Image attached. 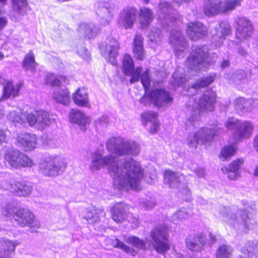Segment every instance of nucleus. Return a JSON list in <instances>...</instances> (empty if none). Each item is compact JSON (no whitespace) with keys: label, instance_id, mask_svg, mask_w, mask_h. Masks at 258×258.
<instances>
[{"label":"nucleus","instance_id":"36","mask_svg":"<svg viewBox=\"0 0 258 258\" xmlns=\"http://www.w3.org/2000/svg\"><path fill=\"white\" fill-rule=\"evenodd\" d=\"M230 83L235 85L241 86L246 84L248 79L245 72L243 70H239L227 77Z\"/></svg>","mask_w":258,"mask_h":258},{"label":"nucleus","instance_id":"37","mask_svg":"<svg viewBox=\"0 0 258 258\" xmlns=\"http://www.w3.org/2000/svg\"><path fill=\"white\" fill-rule=\"evenodd\" d=\"M73 99L77 105L82 107L88 106L89 100L86 89L79 88L74 94Z\"/></svg>","mask_w":258,"mask_h":258},{"label":"nucleus","instance_id":"40","mask_svg":"<svg viewBox=\"0 0 258 258\" xmlns=\"http://www.w3.org/2000/svg\"><path fill=\"white\" fill-rule=\"evenodd\" d=\"M26 112L22 113L21 110L18 108L16 110H10L8 113L7 118L12 122L25 125L27 123V120L23 115Z\"/></svg>","mask_w":258,"mask_h":258},{"label":"nucleus","instance_id":"12","mask_svg":"<svg viewBox=\"0 0 258 258\" xmlns=\"http://www.w3.org/2000/svg\"><path fill=\"white\" fill-rule=\"evenodd\" d=\"M235 38L239 42L248 45V41L253 33L251 22L245 17H240L235 21Z\"/></svg>","mask_w":258,"mask_h":258},{"label":"nucleus","instance_id":"49","mask_svg":"<svg viewBox=\"0 0 258 258\" xmlns=\"http://www.w3.org/2000/svg\"><path fill=\"white\" fill-rule=\"evenodd\" d=\"M112 244L115 247L120 248L126 253H130L132 255H135L137 253L136 250L126 246L123 242L119 240L118 239L115 238L113 239Z\"/></svg>","mask_w":258,"mask_h":258},{"label":"nucleus","instance_id":"51","mask_svg":"<svg viewBox=\"0 0 258 258\" xmlns=\"http://www.w3.org/2000/svg\"><path fill=\"white\" fill-rule=\"evenodd\" d=\"M140 205L141 208L145 210L152 209L156 206V202L154 198L147 197L140 200Z\"/></svg>","mask_w":258,"mask_h":258},{"label":"nucleus","instance_id":"23","mask_svg":"<svg viewBox=\"0 0 258 258\" xmlns=\"http://www.w3.org/2000/svg\"><path fill=\"white\" fill-rule=\"evenodd\" d=\"M19 245L17 241L6 238L0 239V258H12L16 247Z\"/></svg>","mask_w":258,"mask_h":258},{"label":"nucleus","instance_id":"4","mask_svg":"<svg viewBox=\"0 0 258 258\" xmlns=\"http://www.w3.org/2000/svg\"><path fill=\"white\" fill-rule=\"evenodd\" d=\"M215 101V92L211 90L206 91L198 101L192 105V112L188 121L195 125L194 122L199 120L201 114L213 110Z\"/></svg>","mask_w":258,"mask_h":258},{"label":"nucleus","instance_id":"34","mask_svg":"<svg viewBox=\"0 0 258 258\" xmlns=\"http://www.w3.org/2000/svg\"><path fill=\"white\" fill-rule=\"evenodd\" d=\"M21 153L18 150L8 149L4 155L5 159L12 167L19 168V161Z\"/></svg>","mask_w":258,"mask_h":258},{"label":"nucleus","instance_id":"62","mask_svg":"<svg viewBox=\"0 0 258 258\" xmlns=\"http://www.w3.org/2000/svg\"><path fill=\"white\" fill-rule=\"evenodd\" d=\"M194 171L199 177H203L205 175V171L203 168H198L195 169Z\"/></svg>","mask_w":258,"mask_h":258},{"label":"nucleus","instance_id":"1","mask_svg":"<svg viewBox=\"0 0 258 258\" xmlns=\"http://www.w3.org/2000/svg\"><path fill=\"white\" fill-rule=\"evenodd\" d=\"M90 169L94 171L106 166L113 179L114 186L119 189L138 190L143 177V170L132 158L118 159L112 155L102 156L99 151L91 154Z\"/></svg>","mask_w":258,"mask_h":258},{"label":"nucleus","instance_id":"53","mask_svg":"<svg viewBox=\"0 0 258 258\" xmlns=\"http://www.w3.org/2000/svg\"><path fill=\"white\" fill-rule=\"evenodd\" d=\"M158 114L156 112L148 111L142 114V119L144 123L150 122L152 123L157 120Z\"/></svg>","mask_w":258,"mask_h":258},{"label":"nucleus","instance_id":"25","mask_svg":"<svg viewBox=\"0 0 258 258\" xmlns=\"http://www.w3.org/2000/svg\"><path fill=\"white\" fill-rule=\"evenodd\" d=\"M231 27L226 22H221L218 24L213 32V39L215 40L216 45L220 46L222 45L223 40L230 33Z\"/></svg>","mask_w":258,"mask_h":258},{"label":"nucleus","instance_id":"9","mask_svg":"<svg viewBox=\"0 0 258 258\" xmlns=\"http://www.w3.org/2000/svg\"><path fill=\"white\" fill-rule=\"evenodd\" d=\"M241 0H228L222 3L219 0H210L207 2L204 8V13L208 16L225 13L234 10L240 6Z\"/></svg>","mask_w":258,"mask_h":258},{"label":"nucleus","instance_id":"24","mask_svg":"<svg viewBox=\"0 0 258 258\" xmlns=\"http://www.w3.org/2000/svg\"><path fill=\"white\" fill-rule=\"evenodd\" d=\"M242 158H238L231 162L228 166L222 168L223 173L227 174V177L230 180H236L240 177L239 169L243 164Z\"/></svg>","mask_w":258,"mask_h":258},{"label":"nucleus","instance_id":"7","mask_svg":"<svg viewBox=\"0 0 258 258\" xmlns=\"http://www.w3.org/2000/svg\"><path fill=\"white\" fill-rule=\"evenodd\" d=\"M208 47L206 45L196 47L187 60L189 69L195 71L207 69L209 66L208 59Z\"/></svg>","mask_w":258,"mask_h":258},{"label":"nucleus","instance_id":"26","mask_svg":"<svg viewBox=\"0 0 258 258\" xmlns=\"http://www.w3.org/2000/svg\"><path fill=\"white\" fill-rule=\"evenodd\" d=\"M169 42L177 51H183L186 46V41L182 33L177 30H173L169 36Z\"/></svg>","mask_w":258,"mask_h":258},{"label":"nucleus","instance_id":"17","mask_svg":"<svg viewBox=\"0 0 258 258\" xmlns=\"http://www.w3.org/2000/svg\"><path fill=\"white\" fill-rule=\"evenodd\" d=\"M137 9L134 7L124 8L119 14L117 24L125 29L131 28L136 21Z\"/></svg>","mask_w":258,"mask_h":258},{"label":"nucleus","instance_id":"45","mask_svg":"<svg viewBox=\"0 0 258 258\" xmlns=\"http://www.w3.org/2000/svg\"><path fill=\"white\" fill-rule=\"evenodd\" d=\"M13 8L21 16H23L26 12L27 0H12Z\"/></svg>","mask_w":258,"mask_h":258},{"label":"nucleus","instance_id":"29","mask_svg":"<svg viewBox=\"0 0 258 258\" xmlns=\"http://www.w3.org/2000/svg\"><path fill=\"white\" fill-rule=\"evenodd\" d=\"M0 86H3V97L5 98H15L18 95L20 90L19 85L14 86L11 82L6 80L3 77L1 76Z\"/></svg>","mask_w":258,"mask_h":258},{"label":"nucleus","instance_id":"33","mask_svg":"<svg viewBox=\"0 0 258 258\" xmlns=\"http://www.w3.org/2000/svg\"><path fill=\"white\" fill-rule=\"evenodd\" d=\"M114 9L113 5L106 4L101 8L98 12V15L100 17V23L103 25H107L109 24L112 17V11Z\"/></svg>","mask_w":258,"mask_h":258},{"label":"nucleus","instance_id":"56","mask_svg":"<svg viewBox=\"0 0 258 258\" xmlns=\"http://www.w3.org/2000/svg\"><path fill=\"white\" fill-rule=\"evenodd\" d=\"M2 212L4 216L9 217L14 213V211L11 205H8L3 208Z\"/></svg>","mask_w":258,"mask_h":258},{"label":"nucleus","instance_id":"18","mask_svg":"<svg viewBox=\"0 0 258 258\" xmlns=\"http://www.w3.org/2000/svg\"><path fill=\"white\" fill-rule=\"evenodd\" d=\"M14 218L22 227H39L40 225L39 222L34 219L33 214L27 209L18 210L15 214Z\"/></svg>","mask_w":258,"mask_h":258},{"label":"nucleus","instance_id":"2","mask_svg":"<svg viewBox=\"0 0 258 258\" xmlns=\"http://www.w3.org/2000/svg\"><path fill=\"white\" fill-rule=\"evenodd\" d=\"M140 78L145 90V95L141 100L142 103L146 104V100H148L154 105L162 107L172 102V99L169 93L163 89H156L151 91L148 90L151 82L149 70H147L141 76L140 75Z\"/></svg>","mask_w":258,"mask_h":258},{"label":"nucleus","instance_id":"43","mask_svg":"<svg viewBox=\"0 0 258 258\" xmlns=\"http://www.w3.org/2000/svg\"><path fill=\"white\" fill-rule=\"evenodd\" d=\"M37 66V63L35 61V57L31 52L29 53L25 56L23 63V68L26 71L34 70Z\"/></svg>","mask_w":258,"mask_h":258},{"label":"nucleus","instance_id":"39","mask_svg":"<svg viewBox=\"0 0 258 258\" xmlns=\"http://www.w3.org/2000/svg\"><path fill=\"white\" fill-rule=\"evenodd\" d=\"M143 38L141 36L137 35L134 40L133 51L135 57L140 60L144 58V51L143 45Z\"/></svg>","mask_w":258,"mask_h":258},{"label":"nucleus","instance_id":"14","mask_svg":"<svg viewBox=\"0 0 258 258\" xmlns=\"http://www.w3.org/2000/svg\"><path fill=\"white\" fill-rule=\"evenodd\" d=\"M119 49L118 42L111 37L107 38L100 46L102 55L113 66L117 64L116 57L118 55Z\"/></svg>","mask_w":258,"mask_h":258},{"label":"nucleus","instance_id":"47","mask_svg":"<svg viewBox=\"0 0 258 258\" xmlns=\"http://www.w3.org/2000/svg\"><path fill=\"white\" fill-rule=\"evenodd\" d=\"M214 80V78L212 76H210L204 78L202 79L198 80L192 86L191 89L197 90L209 85L212 83Z\"/></svg>","mask_w":258,"mask_h":258},{"label":"nucleus","instance_id":"3","mask_svg":"<svg viewBox=\"0 0 258 258\" xmlns=\"http://www.w3.org/2000/svg\"><path fill=\"white\" fill-rule=\"evenodd\" d=\"M108 151L118 156H137L140 152L139 145L133 141L118 137L110 139L106 143Z\"/></svg>","mask_w":258,"mask_h":258},{"label":"nucleus","instance_id":"42","mask_svg":"<svg viewBox=\"0 0 258 258\" xmlns=\"http://www.w3.org/2000/svg\"><path fill=\"white\" fill-rule=\"evenodd\" d=\"M123 240L133 245L136 248L138 249H145L146 247V243L144 241L139 239L138 237L129 235L125 236Z\"/></svg>","mask_w":258,"mask_h":258},{"label":"nucleus","instance_id":"13","mask_svg":"<svg viewBox=\"0 0 258 258\" xmlns=\"http://www.w3.org/2000/svg\"><path fill=\"white\" fill-rule=\"evenodd\" d=\"M23 115L29 125H35L38 128H43L49 125L53 121L48 112L44 110L35 111L33 112L27 111Z\"/></svg>","mask_w":258,"mask_h":258},{"label":"nucleus","instance_id":"5","mask_svg":"<svg viewBox=\"0 0 258 258\" xmlns=\"http://www.w3.org/2000/svg\"><path fill=\"white\" fill-rule=\"evenodd\" d=\"M219 217L224 222L233 226L241 223L246 229H250L253 227L251 220L244 210L233 209L231 210L228 207H224L220 211Z\"/></svg>","mask_w":258,"mask_h":258},{"label":"nucleus","instance_id":"48","mask_svg":"<svg viewBox=\"0 0 258 258\" xmlns=\"http://www.w3.org/2000/svg\"><path fill=\"white\" fill-rule=\"evenodd\" d=\"M189 214L187 210L185 208H182L177 211L172 216V220L175 223H178L179 221H183L188 218Z\"/></svg>","mask_w":258,"mask_h":258},{"label":"nucleus","instance_id":"22","mask_svg":"<svg viewBox=\"0 0 258 258\" xmlns=\"http://www.w3.org/2000/svg\"><path fill=\"white\" fill-rule=\"evenodd\" d=\"M17 141L19 146L25 151H31L37 147V138L35 135L28 133H20L18 135Z\"/></svg>","mask_w":258,"mask_h":258},{"label":"nucleus","instance_id":"44","mask_svg":"<svg viewBox=\"0 0 258 258\" xmlns=\"http://www.w3.org/2000/svg\"><path fill=\"white\" fill-rule=\"evenodd\" d=\"M235 144L225 146L220 153V158L222 160H229L235 153L236 150Z\"/></svg>","mask_w":258,"mask_h":258},{"label":"nucleus","instance_id":"15","mask_svg":"<svg viewBox=\"0 0 258 258\" xmlns=\"http://www.w3.org/2000/svg\"><path fill=\"white\" fill-rule=\"evenodd\" d=\"M3 188L17 196L23 197L30 195L33 189L30 183L22 180H11L5 183Z\"/></svg>","mask_w":258,"mask_h":258},{"label":"nucleus","instance_id":"59","mask_svg":"<svg viewBox=\"0 0 258 258\" xmlns=\"http://www.w3.org/2000/svg\"><path fill=\"white\" fill-rule=\"evenodd\" d=\"M108 118L105 116H103L100 118H98L97 120L95 121V123L96 125L97 126L100 125H105L108 123Z\"/></svg>","mask_w":258,"mask_h":258},{"label":"nucleus","instance_id":"31","mask_svg":"<svg viewBox=\"0 0 258 258\" xmlns=\"http://www.w3.org/2000/svg\"><path fill=\"white\" fill-rule=\"evenodd\" d=\"M254 125L250 121H240L239 127L236 132L238 139H248L251 136L254 131Z\"/></svg>","mask_w":258,"mask_h":258},{"label":"nucleus","instance_id":"64","mask_svg":"<svg viewBox=\"0 0 258 258\" xmlns=\"http://www.w3.org/2000/svg\"><path fill=\"white\" fill-rule=\"evenodd\" d=\"M78 52L81 56L84 58L89 57L88 56L89 54L87 50L84 47H82L81 49L79 50Z\"/></svg>","mask_w":258,"mask_h":258},{"label":"nucleus","instance_id":"10","mask_svg":"<svg viewBox=\"0 0 258 258\" xmlns=\"http://www.w3.org/2000/svg\"><path fill=\"white\" fill-rule=\"evenodd\" d=\"M66 167L64 160L57 156H51L39 164L40 172L45 176H55L59 174Z\"/></svg>","mask_w":258,"mask_h":258},{"label":"nucleus","instance_id":"50","mask_svg":"<svg viewBox=\"0 0 258 258\" xmlns=\"http://www.w3.org/2000/svg\"><path fill=\"white\" fill-rule=\"evenodd\" d=\"M232 249L227 245L220 246L216 253V258H230Z\"/></svg>","mask_w":258,"mask_h":258},{"label":"nucleus","instance_id":"8","mask_svg":"<svg viewBox=\"0 0 258 258\" xmlns=\"http://www.w3.org/2000/svg\"><path fill=\"white\" fill-rule=\"evenodd\" d=\"M216 129L202 127L193 134L189 135L185 141L186 145L191 149H196L198 145L209 144L216 135Z\"/></svg>","mask_w":258,"mask_h":258},{"label":"nucleus","instance_id":"30","mask_svg":"<svg viewBox=\"0 0 258 258\" xmlns=\"http://www.w3.org/2000/svg\"><path fill=\"white\" fill-rule=\"evenodd\" d=\"M183 179V175L178 172L168 170L164 173V181L170 188H178Z\"/></svg>","mask_w":258,"mask_h":258},{"label":"nucleus","instance_id":"28","mask_svg":"<svg viewBox=\"0 0 258 258\" xmlns=\"http://www.w3.org/2000/svg\"><path fill=\"white\" fill-rule=\"evenodd\" d=\"M206 240L204 234H198L192 238H187L186 240V245L191 251H200L204 249Z\"/></svg>","mask_w":258,"mask_h":258},{"label":"nucleus","instance_id":"6","mask_svg":"<svg viewBox=\"0 0 258 258\" xmlns=\"http://www.w3.org/2000/svg\"><path fill=\"white\" fill-rule=\"evenodd\" d=\"M67 83L68 80L64 76L57 78L54 74H49L46 77L45 82L47 84L51 85L53 87H60L55 89L52 95V98L56 102L67 106L71 100L70 92L68 89L61 86L62 82Z\"/></svg>","mask_w":258,"mask_h":258},{"label":"nucleus","instance_id":"63","mask_svg":"<svg viewBox=\"0 0 258 258\" xmlns=\"http://www.w3.org/2000/svg\"><path fill=\"white\" fill-rule=\"evenodd\" d=\"M248 100V106L251 107V109L258 105V99H250Z\"/></svg>","mask_w":258,"mask_h":258},{"label":"nucleus","instance_id":"20","mask_svg":"<svg viewBox=\"0 0 258 258\" xmlns=\"http://www.w3.org/2000/svg\"><path fill=\"white\" fill-rule=\"evenodd\" d=\"M187 36L192 40H197L207 35V28L199 22H190L186 30Z\"/></svg>","mask_w":258,"mask_h":258},{"label":"nucleus","instance_id":"52","mask_svg":"<svg viewBox=\"0 0 258 258\" xmlns=\"http://www.w3.org/2000/svg\"><path fill=\"white\" fill-rule=\"evenodd\" d=\"M34 165V162L27 155L21 153L19 161V168L21 167H32Z\"/></svg>","mask_w":258,"mask_h":258},{"label":"nucleus","instance_id":"19","mask_svg":"<svg viewBox=\"0 0 258 258\" xmlns=\"http://www.w3.org/2000/svg\"><path fill=\"white\" fill-rule=\"evenodd\" d=\"M122 64L124 73L126 75L131 77L130 83H134L139 81V76L142 72V68L138 67L135 69L134 62L131 55L128 54L124 55Z\"/></svg>","mask_w":258,"mask_h":258},{"label":"nucleus","instance_id":"55","mask_svg":"<svg viewBox=\"0 0 258 258\" xmlns=\"http://www.w3.org/2000/svg\"><path fill=\"white\" fill-rule=\"evenodd\" d=\"M172 83L174 86H182V85L185 82V79L182 76H179L178 71L176 70L173 74Z\"/></svg>","mask_w":258,"mask_h":258},{"label":"nucleus","instance_id":"41","mask_svg":"<svg viewBox=\"0 0 258 258\" xmlns=\"http://www.w3.org/2000/svg\"><path fill=\"white\" fill-rule=\"evenodd\" d=\"M103 213V210L101 208L93 207L92 210L88 211L87 213L84 216V218L86 219L89 223L93 224L99 220V214Z\"/></svg>","mask_w":258,"mask_h":258},{"label":"nucleus","instance_id":"38","mask_svg":"<svg viewBox=\"0 0 258 258\" xmlns=\"http://www.w3.org/2000/svg\"><path fill=\"white\" fill-rule=\"evenodd\" d=\"M79 31L88 39L93 38L99 31L98 28L93 24H82L79 27Z\"/></svg>","mask_w":258,"mask_h":258},{"label":"nucleus","instance_id":"58","mask_svg":"<svg viewBox=\"0 0 258 258\" xmlns=\"http://www.w3.org/2000/svg\"><path fill=\"white\" fill-rule=\"evenodd\" d=\"M160 33V31L158 29L157 30L156 32L152 30L149 35L150 40L152 42H155L156 43L157 42V39L159 38Z\"/></svg>","mask_w":258,"mask_h":258},{"label":"nucleus","instance_id":"46","mask_svg":"<svg viewBox=\"0 0 258 258\" xmlns=\"http://www.w3.org/2000/svg\"><path fill=\"white\" fill-rule=\"evenodd\" d=\"M235 106L237 110L242 112H247L251 110V107L248 106V100L242 97L236 99Z\"/></svg>","mask_w":258,"mask_h":258},{"label":"nucleus","instance_id":"32","mask_svg":"<svg viewBox=\"0 0 258 258\" xmlns=\"http://www.w3.org/2000/svg\"><path fill=\"white\" fill-rule=\"evenodd\" d=\"M241 258H256L258 254V241H247L241 249Z\"/></svg>","mask_w":258,"mask_h":258},{"label":"nucleus","instance_id":"21","mask_svg":"<svg viewBox=\"0 0 258 258\" xmlns=\"http://www.w3.org/2000/svg\"><path fill=\"white\" fill-rule=\"evenodd\" d=\"M112 219L116 223H121L125 220L131 222V214L128 212L127 207L123 204H115L111 210Z\"/></svg>","mask_w":258,"mask_h":258},{"label":"nucleus","instance_id":"54","mask_svg":"<svg viewBox=\"0 0 258 258\" xmlns=\"http://www.w3.org/2000/svg\"><path fill=\"white\" fill-rule=\"evenodd\" d=\"M240 121L234 118H229L225 123V126L227 130L230 131H235V133L238 130Z\"/></svg>","mask_w":258,"mask_h":258},{"label":"nucleus","instance_id":"16","mask_svg":"<svg viewBox=\"0 0 258 258\" xmlns=\"http://www.w3.org/2000/svg\"><path fill=\"white\" fill-rule=\"evenodd\" d=\"M157 15L163 27L169 25V21L173 23L177 19V16L176 12L172 7L165 2L160 3Z\"/></svg>","mask_w":258,"mask_h":258},{"label":"nucleus","instance_id":"60","mask_svg":"<svg viewBox=\"0 0 258 258\" xmlns=\"http://www.w3.org/2000/svg\"><path fill=\"white\" fill-rule=\"evenodd\" d=\"M159 129V123L157 120L152 123V126L149 131L151 134H155L157 132Z\"/></svg>","mask_w":258,"mask_h":258},{"label":"nucleus","instance_id":"61","mask_svg":"<svg viewBox=\"0 0 258 258\" xmlns=\"http://www.w3.org/2000/svg\"><path fill=\"white\" fill-rule=\"evenodd\" d=\"M181 194L184 195V197L183 198L184 200L188 201L190 200V191L188 189L187 187H186L183 189L181 191Z\"/></svg>","mask_w":258,"mask_h":258},{"label":"nucleus","instance_id":"57","mask_svg":"<svg viewBox=\"0 0 258 258\" xmlns=\"http://www.w3.org/2000/svg\"><path fill=\"white\" fill-rule=\"evenodd\" d=\"M239 43H240V47L238 48L237 52L239 55L244 56L247 55V51L245 49V47H248L249 44H248V45H246L244 43L239 42Z\"/></svg>","mask_w":258,"mask_h":258},{"label":"nucleus","instance_id":"11","mask_svg":"<svg viewBox=\"0 0 258 258\" xmlns=\"http://www.w3.org/2000/svg\"><path fill=\"white\" fill-rule=\"evenodd\" d=\"M167 227L164 225L156 227L151 232V237L156 251L163 253L169 249Z\"/></svg>","mask_w":258,"mask_h":258},{"label":"nucleus","instance_id":"35","mask_svg":"<svg viewBox=\"0 0 258 258\" xmlns=\"http://www.w3.org/2000/svg\"><path fill=\"white\" fill-rule=\"evenodd\" d=\"M139 20L141 27H147L153 20L152 11L146 7H141L139 12Z\"/></svg>","mask_w":258,"mask_h":258},{"label":"nucleus","instance_id":"27","mask_svg":"<svg viewBox=\"0 0 258 258\" xmlns=\"http://www.w3.org/2000/svg\"><path fill=\"white\" fill-rule=\"evenodd\" d=\"M71 121L78 125L83 131L86 130V125L90 122V118L78 109H72L70 113Z\"/></svg>","mask_w":258,"mask_h":258}]
</instances>
